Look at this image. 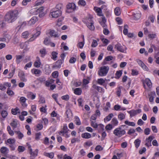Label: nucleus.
<instances>
[{
    "label": "nucleus",
    "instance_id": "41",
    "mask_svg": "<svg viewBox=\"0 0 159 159\" xmlns=\"http://www.w3.org/2000/svg\"><path fill=\"white\" fill-rule=\"evenodd\" d=\"M29 33L28 31H26L22 33V35L24 38H27L29 35Z\"/></svg>",
    "mask_w": 159,
    "mask_h": 159
},
{
    "label": "nucleus",
    "instance_id": "42",
    "mask_svg": "<svg viewBox=\"0 0 159 159\" xmlns=\"http://www.w3.org/2000/svg\"><path fill=\"white\" fill-rule=\"evenodd\" d=\"M105 82V80L102 78L99 79L97 80V83L100 85H102Z\"/></svg>",
    "mask_w": 159,
    "mask_h": 159
},
{
    "label": "nucleus",
    "instance_id": "53",
    "mask_svg": "<svg viewBox=\"0 0 159 159\" xmlns=\"http://www.w3.org/2000/svg\"><path fill=\"white\" fill-rule=\"evenodd\" d=\"M76 61V58L74 57H71L69 60V62L70 63H74Z\"/></svg>",
    "mask_w": 159,
    "mask_h": 159
},
{
    "label": "nucleus",
    "instance_id": "5",
    "mask_svg": "<svg viewBox=\"0 0 159 159\" xmlns=\"http://www.w3.org/2000/svg\"><path fill=\"white\" fill-rule=\"evenodd\" d=\"M67 10L66 12L67 13H70L74 11L76 9V6L74 3H69L66 5Z\"/></svg>",
    "mask_w": 159,
    "mask_h": 159
},
{
    "label": "nucleus",
    "instance_id": "62",
    "mask_svg": "<svg viewBox=\"0 0 159 159\" xmlns=\"http://www.w3.org/2000/svg\"><path fill=\"white\" fill-rule=\"evenodd\" d=\"M154 138V137L152 136H149L148 138L146 139V141L147 142H149L151 143L152 141Z\"/></svg>",
    "mask_w": 159,
    "mask_h": 159
},
{
    "label": "nucleus",
    "instance_id": "45",
    "mask_svg": "<svg viewBox=\"0 0 159 159\" xmlns=\"http://www.w3.org/2000/svg\"><path fill=\"white\" fill-rule=\"evenodd\" d=\"M155 16L153 15L149 16L148 17V20H150L152 23H153L155 20Z\"/></svg>",
    "mask_w": 159,
    "mask_h": 159
},
{
    "label": "nucleus",
    "instance_id": "19",
    "mask_svg": "<svg viewBox=\"0 0 159 159\" xmlns=\"http://www.w3.org/2000/svg\"><path fill=\"white\" fill-rule=\"evenodd\" d=\"M74 93L77 95H80L82 93V90L80 88H77L75 89Z\"/></svg>",
    "mask_w": 159,
    "mask_h": 159
},
{
    "label": "nucleus",
    "instance_id": "54",
    "mask_svg": "<svg viewBox=\"0 0 159 159\" xmlns=\"http://www.w3.org/2000/svg\"><path fill=\"white\" fill-rule=\"evenodd\" d=\"M52 76L54 78H57L58 76V73L57 71H55L52 74Z\"/></svg>",
    "mask_w": 159,
    "mask_h": 159
},
{
    "label": "nucleus",
    "instance_id": "59",
    "mask_svg": "<svg viewBox=\"0 0 159 159\" xmlns=\"http://www.w3.org/2000/svg\"><path fill=\"white\" fill-rule=\"evenodd\" d=\"M112 127L111 124H109L106 126L105 129L107 130H110L112 129Z\"/></svg>",
    "mask_w": 159,
    "mask_h": 159
},
{
    "label": "nucleus",
    "instance_id": "29",
    "mask_svg": "<svg viewBox=\"0 0 159 159\" xmlns=\"http://www.w3.org/2000/svg\"><path fill=\"white\" fill-rule=\"evenodd\" d=\"M122 73V70H119L117 71L116 73V78L117 79H119L121 76Z\"/></svg>",
    "mask_w": 159,
    "mask_h": 159
},
{
    "label": "nucleus",
    "instance_id": "1",
    "mask_svg": "<svg viewBox=\"0 0 159 159\" xmlns=\"http://www.w3.org/2000/svg\"><path fill=\"white\" fill-rule=\"evenodd\" d=\"M18 12L17 10L10 11L7 12L5 16V20L8 23H12L17 18Z\"/></svg>",
    "mask_w": 159,
    "mask_h": 159
},
{
    "label": "nucleus",
    "instance_id": "13",
    "mask_svg": "<svg viewBox=\"0 0 159 159\" xmlns=\"http://www.w3.org/2000/svg\"><path fill=\"white\" fill-rule=\"evenodd\" d=\"M38 20V17L36 16L32 17L29 21L30 25L34 24Z\"/></svg>",
    "mask_w": 159,
    "mask_h": 159
},
{
    "label": "nucleus",
    "instance_id": "38",
    "mask_svg": "<svg viewBox=\"0 0 159 159\" xmlns=\"http://www.w3.org/2000/svg\"><path fill=\"white\" fill-rule=\"evenodd\" d=\"M113 116V115L112 113L110 114L104 119V120H105V119H106L107 121H109L111 120Z\"/></svg>",
    "mask_w": 159,
    "mask_h": 159
},
{
    "label": "nucleus",
    "instance_id": "31",
    "mask_svg": "<svg viewBox=\"0 0 159 159\" xmlns=\"http://www.w3.org/2000/svg\"><path fill=\"white\" fill-rule=\"evenodd\" d=\"M39 52L41 54V57H44L46 54V49L44 48L40 50Z\"/></svg>",
    "mask_w": 159,
    "mask_h": 159
},
{
    "label": "nucleus",
    "instance_id": "25",
    "mask_svg": "<svg viewBox=\"0 0 159 159\" xmlns=\"http://www.w3.org/2000/svg\"><path fill=\"white\" fill-rule=\"evenodd\" d=\"M115 13L117 16H119L120 14V8L118 7H116L114 10Z\"/></svg>",
    "mask_w": 159,
    "mask_h": 159
},
{
    "label": "nucleus",
    "instance_id": "47",
    "mask_svg": "<svg viewBox=\"0 0 159 159\" xmlns=\"http://www.w3.org/2000/svg\"><path fill=\"white\" fill-rule=\"evenodd\" d=\"M3 37L5 39L6 41L7 42H8L11 39L10 35L9 34H5Z\"/></svg>",
    "mask_w": 159,
    "mask_h": 159
},
{
    "label": "nucleus",
    "instance_id": "63",
    "mask_svg": "<svg viewBox=\"0 0 159 159\" xmlns=\"http://www.w3.org/2000/svg\"><path fill=\"white\" fill-rule=\"evenodd\" d=\"M138 71L136 70H132L131 74L132 75H136L138 74Z\"/></svg>",
    "mask_w": 159,
    "mask_h": 159
},
{
    "label": "nucleus",
    "instance_id": "4",
    "mask_svg": "<svg viewBox=\"0 0 159 159\" xmlns=\"http://www.w3.org/2000/svg\"><path fill=\"white\" fill-rule=\"evenodd\" d=\"M125 131L124 130H122L121 127H119L115 129L113 132V133L116 135L120 137L125 133Z\"/></svg>",
    "mask_w": 159,
    "mask_h": 159
},
{
    "label": "nucleus",
    "instance_id": "10",
    "mask_svg": "<svg viewBox=\"0 0 159 159\" xmlns=\"http://www.w3.org/2000/svg\"><path fill=\"white\" fill-rule=\"evenodd\" d=\"M63 63L62 60H59L57 61L54 65L53 66V68H60L61 65Z\"/></svg>",
    "mask_w": 159,
    "mask_h": 159
},
{
    "label": "nucleus",
    "instance_id": "46",
    "mask_svg": "<svg viewBox=\"0 0 159 159\" xmlns=\"http://www.w3.org/2000/svg\"><path fill=\"white\" fill-rule=\"evenodd\" d=\"M78 3L79 5L84 6L85 5L86 3L85 1L84 0H80L78 2Z\"/></svg>",
    "mask_w": 159,
    "mask_h": 159
},
{
    "label": "nucleus",
    "instance_id": "16",
    "mask_svg": "<svg viewBox=\"0 0 159 159\" xmlns=\"http://www.w3.org/2000/svg\"><path fill=\"white\" fill-rule=\"evenodd\" d=\"M37 59V61H36L34 62V66L36 67H39L41 65V62L40 59L39 57H36Z\"/></svg>",
    "mask_w": 159,
    "mask_h": 159
},
{
    "label": "nucleus",
    "instance_id": "18",
    "mask_svg": "<svg viewBox=\"0 0 159 159\" xmlns=\"http://www.w3.org/2000/svg\"><path fill=\"white\" fill-rule=\"evenodd\" d=\"M145 82L149 88H150L152 87V83L151 80L148 78H146L145 79Z\"/></svg>",
    "mask_w": 159,
    "mask_h": 159
},
{
    "label": "nucleus",
    "instance_id": "22",
    "mask_svg": "<svg viewBox=\"0 0 159 159\" xmlns=\"http://www.w3.org/2000/svg\"><path fill=\"white\" fill-rule=\"evenodd\" d=\"M115 48H116L118 51L121 52H123L124 51V49L122 48V47L121 46V45L119 43L115 45Z\"/></svg>",
    "mask_w": 159,
    "mask_h": 159
},
{
    "label": "nucleus",
    "instance_id": "33",
    "mask_svg": "<svg viewBox=\"0 0 159 159\" xmlns=\"http://www.w3.org/2000/svg\"><path fill=\"white\" fill-rule=\"evenodd\" d=\"M140 142V140L139 139H137L135 140L134 143L135 144V147L137 148H138L139 146Z\"/></svg>",
    "mask_w": 159,
    "mask_h": 159
},
{
    "label": "nucleus",
    "instance_id": "17",
    "mask_svg": "<svg viewBox=\"0 0 159 159\" xmlns=\"http://www.w3.org/2000/svg\"><path fill=\"white\" fill-rule=\"evenodd\" d=\"M81 137L84 139H89L91 137V135L88 133H83L81 134Z\"/></svg>",
    "mask_w": 159,
    "mask_h": 159
},
{
    "label": "nucleus",
    "instance_id": "36",
    "mask_svg": "<svg viewBox=\"0 0 159 159\" xmlns=\"http://www.w3.org/2000/svg\"><path fill=\"white\" fill-rule=\"evenodd\" d=\"M15 70V68L14 67L12 68V69L11 70V71L9 73V78H11L13 75Z\"/></svg>",
    "mask_w": 159,
    "mask_h": 159
},
{
    "label": "nucleus",
    "instance_id": "6",
    "mask_svg": "<svg viewBox=\"0 0 159 159\" xmlns=\"http://www.w3.org/2000/svg\"><path fill=\"white\" fill-rule=\"evenodd\" d=\"M53 8L51 10V14L52 17L57 18L60 16L61 14V10H55Z\"/></svg>",
    "mask_w": 159,
    "mask_h": 159
},
{
    "label": "nucleus",
    "instance_id": "39",
    "mask_svg": "<svg viewBox=\"0 0 159 159\" xmlns=\"http://www.w3.org/2000/svg\"><path fill=\"white\" fill-rule=\"evenodd\" d=\"M98 132H101V131H103L104 130V126L102 124H99L98 125Z\"/></svg>",
    "mask_w": 159,
    "mask_h": 159
},
{
    "label": "nucleus",
    "instance_id": "49",
    "mask_svg": "<svg viewBox=\"0 0 159 159\" xmlns=\"http://www.w3.org/2000/svg\"><path fill=\"white\" fill-rule=\"evenodd\" d=\"M118 118L120 120H122L125 118V115L123 113L120 114L118 115Z\"/></svg>",
    "mask_w": 159,
    "mask_h": 159
},
{
    "label": "nucleus",
    "instance_id": "55",
    "mask_svg": "<svg viewBox=\"0 0 159 159\" xmlns=\"http://www.w3.org/2000/svg\"><path fill=\"white\" fill-rule=\"evenodd\" d=\"M37 80L42 83L44 82L46 80L45 78L43 76L37 79Z\"/></svg>",
    "mask_w": 159,
    "mask_h": 159
},
{
    "label": "nucleus",
    "instance_id": "2",
    "mask_svg": "<svg viewBox=\"0 0 159 159\" xmlns=\"http://www.w3.org/2000/svg\"><path fill=\"white\" fill-rule=\"evenodd\" d=\"M109 70V67L108 66H104L102 67L98 72V74L101 76L106 75Z\"/></svg>",
    "mask_w": 159,
    "mask_h": 159
},
{
    "label": "nucleus",
    "instance_id": "44",
    "mask_svg": "<svg viewBox=\"0 0 159 159\" xmlns=\"http://www.w3.org/2000/svg\"><path fill=\"white\" fill-rule=\"evenodd\" d=\"M156 34H148V36L149 39H153L156 38Z\"/></svg>",
    "mask_w": 159,
    "mask_h": 159
},
{
    "label": "nucleus",
    "instance_id": "35",
    "mask_svg": "<svg viewBox=\"0 0 159 159\" xmlns=\"http://www.w3.org/2000/svg\"><path fill=\"white\" fill-rule=\"evenodd\" d=\"M10 125L13 128H16L17 127V122L15 120H13L12 122L11 123Z\"/></svg>",
    "mask_w": 159,
    "mask_h": 159
},
{
    "label": "nucleus",
    "instance_id": "51",
    "mask_svg": "<svg viewBox=\"0 0 159 159\" xmlns=\"http://www.w3.org/2000/svg\"><path fill=\"white\" fill-rule=\"evenodd\" d=\"M91 125L94 128H97L98 126V125L95 122L93 121H91Z\"/></svg>",
    "mask_w": 159,
    "mask_h": 159
},
{
    "label": "nucleus",
    "instance_id": "23",
    "mask_svg": "<svg viewBox=\"0 0 159 159\" xmlns=\"http://www.w3.org/2000/svg\"><path fill=\"white\" fill-rule=\"evenodd\" d=\"M92 87L95 89H97L98 92H101L102 91L103 89L102 88L98 87L95 84L93 85Z\"/></svg>",
    "mask_w": 159,
    "mask_h": 159
},
{
    "label": "nucleus",
    "instance_id": "24",
    "mask_svg": "<svg viewBox=\"0 0 159 159\" xmlns=\"http://www.w3.org/2000/svg\"><path fill=\"white\" fill-rule=\"evenodd\" d=\"M15 133H16L18 135V137L19 139H21L24 137V135L20 131H15Z\"/></svg>",
    "mask_w": 159,
    "mask_h": 159
},
{
    "label": "nucleus",
    "instance_id": "50",
    "mask_svg": "<svg viewBox=\"0 0 159 159\" xmlns=\"http://www.w3.org/2000/svg\"><path fill=\"white\" fill-rule=\"evenodd\" d=\"M150 130L149 128H146L144 130V134L146 135H149L150 134Z\"/></svg>",
    "mask_w": 159,
    "mask_h": 159
},
{
    "label": "nucleus",
    "instance_id": "11",
    "mask_svg": "<svg viewBox=\"0 0 159 159\" xmlns=\"http://www.w3.org/2000/svg\"><path fill=\"white\" fill-rule=\"evenodd\" d=\"M50 35L52 37H58L59 35L57 33V32H55L54 30H51L49 33Z\"/></svg>",
    "mask_w": 159,
    "mask_h": 159
},
{
    "label": "nucleus",
    "instance_id": "64",
    "mask_svg": "<svg viewBox=\"0 0 159 159\" xmlns=\"http://www.w3.org/2000/svg\"><path fill=\"white\" fill-rule=\"evenodd\" d=\"M7 148L5 147H2L0 149V151L2 153H5L7 151Z\"/></svg>",
    "mask_w": 159,
    "mask_h": 159
},
{
    "label": "nucleus",
    "instance_id": "27",
    "mask_svg": "<svg viewBox=\"0 0 159 159\" xmlns=\"http://www.w3.org/2000/svg\"><path fill=\"white\" fill-rule=\"evenodd\" d=\"M141 14L139 13L134 14L133 15L134 19L135 20L139 19L141 17Z\"/></svg>",
    "mask_w": 159,
    "mask_h": 159
},
{
    "label": "nucleus",
    "instance_id": "43",
    "mask_svg": "<svg viewBox=\"0 0 159 159\" xmlns=\"http://www.w3.org/2000/svg\"><path fill=\"white\" fill-rule=\"evenodd\" d=\"M66 114L67 117L69 118L70 116H72V113L71 110L70 109L67 110L66 111Z\"/></svg>",
    "mask_w": 159,
    "mask_h": 159
},
{
    "label": "nucleus",
    "instance_id": "14",
    "mask_svg": "<svg viewBox=\"0 0 159 159\" xmlns=\"http://www.w3.org/2000/svg\"><path fill=\"white\" fill-rule=\"evenodd\" d=\"M11 112L12 114L14 115H16L18 113H20V111L19 108L17 107L15 109H12L11 110Z\"/></svg>",
    "mask_w": 159,
    "mask_h": 159
},
{
    "label": "nucleus",
    "instance_id": "52",
    "mask_svg": "<svg viewBox=\"0 0 159 159\" xmlns=\"http://www.w3.org/2000/svg\"><path fill=\"white\" fill-rule=\"evenodd\" d=\"M7 142L10 144H12L15 143V140L14 139H9L7 140Z\"/></svg>",
    "mask_w": 159,
    "mask_h": 159
},
{
    "label": "nucleus",
    "instance_id": "48",
    "mask_svg": "<svg viewBox=\"0 0 159 159\" xmlns=\"http://www.w3.org/2000/svg\"><path fill=\"white\" fill-rule=\"evenodd\" d=\"M75 119L76 121V124L77 125H81V122L78 116H75Z\"/></svg>",
    "mask_w": 159,
    "mask_h": 159
},
{
    "label": "nucleus",
    "instance_id": "61",
    "mask_svg": "<svg viewBox=\"0 0 159 159\" xmlns=\"http://www.w3.org/2000/svg\"><path fill=\"white\" fill-rule=\"evenodd\" d=\"M61 98L63 100L67 101L69 99V95H66L62 96Z\"/></svg>",
    "mask_w": 159,
    "mask_h": 159
},
{
    "label": "nucleus",
    "instance_id": "12",
    "mask_svg": "<svg viewBox=\"0 0 159 159\" xmlns=\"http://www.w3.org/2000/svg\"><path fill=\"white\" fill-rule=\"evenodd\" d=\"M68 132V128L66 125H64L63 126L62 130H61L59 132V134H60L61 133L63 135H64V134H66Z\"/></svg>",
    "mask_w": 159,
    "mask_h": 159
},
{
    "label": "nucleus",
    "instance_id": "3",
    "mask_svg": "<svg viewBox=\"0 0 159 159\" xmlns=\"http://www.w3.org/2000/svg\"><path fill=\"white\" fill-rule=\"evenodd\" d=\"M35 11V14H39V16L40 18L43 17L46 14V12L44 11V7H42L38 9L34 10V11Z\"/></svg>",
    "mask_w": 159,
    "mask_h": 159
},
{
    "label": "nucleus",
    "instance_id": "60",
    "mask_svg": "<svg viewBox=\"0 0 159 159\" xmlns=\"http://www.w3.org/2000/svg\"><path fill=\"white\" fill-rule=\"evenodd\" d=\"M116 20L118 24L120 25L122 24V20L120 17H117L116 18Z\"/></svg>",
    "mask_w": 159,
    "mask_h": 159
},
{
    "label": "nucleus",
    "instance_id": "26",
    "mask_svg": "<svg viewBox=\"0 0 159 159\" xmlns=\"http://www.w3.org/2000/svg\"><path fill=\"white\" fill-rule=\"evenodd\" d=\"M54 153L53 152H51L50 153L44 152V155L45 156L51 158H52L54 157Z\"/></svg>",
    "mask_w": 159,
    "mask_h": 159
},
{
    "label": "nucleus",
    "instance_id": "20",
    "mask_svg": "<svg viewBox=\"0 0 159 159\" xmlns=\"http://www.w3.org/2000/svg\"><path fill=\"white\" fill-rule=\"evenodd\" d=\"M58 53L55 52L53 51L51 53L52 57V59L54 61H56L57 59V56Z\"/></svg>",
    "mask_w": 159,
    "mask_h": 159
},
{
    "label": "nucleus",
    "instance_id": "21",
    "mask_svg": "<svg viewBox=\"0 0 159 159\" xmlns=\"http://www.w3.org/2000/svg\"><path fill=\"white\" fill-rule=\"evenodd\" d=\"M124 29L123 30V33L125 35H127L128 37H129V34H128V30L127 29V28H128V25H125L124 26Z\"/></svg>",
    "mask_w": 159,
    "mask_h": 159
},
{
    "label": "nucleus",
    "instance_id": "9",
    "mask_svg": "<svg viewBox=\"0 0 159 159\" xmlns=\"http://www.w3.org/2000/svg\"><path fill=\"white\" fill-rule=\"evenodd\" d=\"M38 149H36L34 152H33L32 149H30V153L31 155L30 157L31 159H33L34 158L37 156L38 155Z\"/></svg>",
    "mask_w": 159,
    "mask_h": 159
},
{
    "label": "nucleus",
    "instance_id": "58",
    "mask_svg": "<svg viewBox=\"0 0 159 159\" xmlns=\"http://www.w3.org/2000/svg\"><path fill=\"white\" fill-rule=\"evenodd\" d=\"M95 149L97 151H101L103 149V148L100 145H98L96 146Z\"/></svg>",
    "mask_w": 159,
    "mask_h": 159
},
{
    "label": "nucleus",
    "instance_id": "8",
    "mask_svg": "<svg viewBox=\"0 0 159 159\" xmlns=\"http://www.w3.org/2000/svg\"><path fill=\"white\" fill-rule=\"evenodd\" d=\"M92 18L93 17L91 16L89 18L88 20L90 22V23H89V25H87V27L90 30H94L95 27L93 25V23L92 21Z\"/></svg>",
    "mask_w": 159,
    "mask_h": 159
},
{
    "label": "nucleus",
    "instance_id": "37",
    "mask_svg": "<svg viewBox=\"0 0 159 159\" xmlns=\"http://www.w3.org/2000/svg\"><path fill=\"white\" fill-rule=\"evenodd\" d=\"M25 150V148L24 147L21 146H19L18 148V150L20 152H22Z\"/></svg>",
    "mask_w": 159,
    "mask_h": 159
},
{
    "label": "nucleus",
    "instance_id": "57",
    "mask_svg": "<svg viewBox=\"0 0 159 159\" xmlns=\"http://www.w3.org/2000/svg\"><path fill=\"white\" fill-rule=\"evenodd\" d=\"M63 6L62 4L61 3H59L56 7V8L57 9V10H60Z\"/></svg>",
    "mask_w": 159,
    "mask_h": 159
},
{
    "label": "nucleus",
    "instance_id": "30",
    "mask_svg": "<svg viewBox=\"0 0 159 159\" xmlns=\"http://www.w3.org/2000/svg\"><path fill=\"white\" fill-rule=\"evenodd\" d=\"M111 123L112 125L114 126H116L117 125L118 122L117 119L116 118L114 117L112 119Z\"/></svg>",
    "mask_w": 159,
    "mask_h": 159
},
{
    "label": "nucleus",
    "instance_id": "7",
    "mask_svg": "<svg viewBox=\"0 0 159 159\" xmlns=\"http://www.w3.org/2000/svg\"><path fill=\"white\" fill-rule=\"evenodd\" d=\"M18 75L21 80L24 82L26 81L27 80L25 77V75L23 71L19 72Z\"/></svg>",
    "mask_w": 159,
    "mask_h": 159
},
{
    "label": "nucleus",
    "instance_id": "15",
    "mask_svg": "<svg viewBox=\"0 0 159 159\" xmlns=\"http://www.w3.org/2000/svg\"><path fill=\"white\" fill-rule=\"evenodd\" d=\"M20 25L17 27V28L20 30L21 28L24 27L26 25V22L25 21L21 22V21L19 22Z\"/></svg>",
    "mask_w": 159,
    "mask_h": 159
},
{
    "label": "nucleus",
    "instance_id": "56",
    "mask_svg": "<svg viewBox=\"0 0 159 159\" xmlns=\"http://www.w3.org/2000/svg\"><path fill=\"white\" fill-rule=\"evenodd\" d=\"M98 45V43L96 40H93V42L91 44L92 47H95Z\"/></svg>",
    "mask_w": 159,
    "mask_h": 159
},
{
    "label": "nucleus",
    "instance_id": "32",
    "mask_svg": "<svg viewBox=\"0 0 159 159\" xmlns=\"http://www.w3.org/2000/svg\"><path fill=\"white\" fill-rule=\"evenodd\" d=\"M40 34V32L39 31H37L36 33L34 34L33 36V37L30 38V41H32L33 39H32L34 38V39L36 38Z\"/></svg>",
    "mask_w": 159,
    "mask_h": 159
},
{
    "label": "nucleus",
    "instance_id": "28",
    "mask_svg": "<svg viewBox=\"0 0 159 159\" xmlns=\"http://www.w3.org/2000/svg\"><path fill=\"white\" fill-rule=\"evenodd\" d=\"M1 114L2 117L5 118L7 116L8 113L6 111L3 110L1 112Z\"/></svg>",
    "mask_w": 159,
    "mask_h": 159
},
{
    "label": "nucleus",
    "instance_id": "34",
    "mask_svg": "<svg viewBox=\"0 0 159 159\" xmlns=\"http://www.w3.org/2000/svg\"><path fill=\"white\" fill-rule=\"evenodd\" d=\"M16 63L17 64L19 63L21 61L20 60L22 59V56L21 55H16Z\"/></svg>",
    "mask_w": 159,
    "mask_h": 159
},
{
    "label": "nucleus",
    "instance_id": "40",
    "mask_svg": "<svg viewBox=\"0 0 159 159\" xmlns=\"http://www.w3.org/2000/svg\"><path fill=\"white\" fill-rule=\"evenodd\" d=\"M137 114L136 111L134 110H132L130 111V116L132 117L136 115Z\"/></svg>",
    "mask_w": 159,
    "mask_h": 159
}]
</instances>
